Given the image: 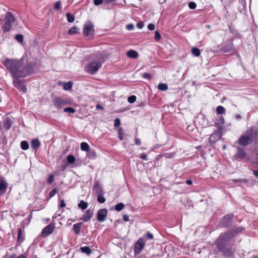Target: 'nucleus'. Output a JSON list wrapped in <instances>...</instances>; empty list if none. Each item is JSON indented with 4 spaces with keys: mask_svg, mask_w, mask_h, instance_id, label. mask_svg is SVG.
<instances>
[{
    "mask_svg": "<svg viewBox=\"0 0 258 258\" xmlns=\"http://www.w3.org/2000/svg\"><path fill=\"white\" fill-rule=\"evenodd\" d=\"M4 64L12 74L13 78H24L30 75L33 71L31 63L23 64V59L16 60L7 58L3 62Z\"/></svg>",
    "mask_w": 258,
    "mask_h": 258,
    "instance_id": "nucleus-1",
    "label": "nucleus"
},
{
    "mask_svg": "<svg viewBox=\"0 0 258 258\" xmlns=\"http://www.w3.org/2000/svg\"><path fill=\"white\" fill-rule=\"evenodd\" d=\"M243 230L242 227H238L222 233L217 240L218 248L223 252L228 251L231 245V239Z\"/></svg>",
    "mask_w": 258,
    "mask_h": 258,
    "instance_id": "nucleus-2",
    "label": "nucleus"
},
{
    "mask_svg": "<svg viewBox=\"0 0 258 258\" xmlns=\"http://www.w3.org/2000/svg\"><path fill=\"white\" fill-rule=\"evenodd\" d=\"M254 137V131L249 130L245 132L239 139L238 144L243 146L250 144Z\"/></svg>",
    "mask_w": 258,
    "mask_h": 258,
    "instance_id": "nucleus-3",
    "label": "nucleus"
},
{
    "mask_svg": "<svg viewBox=\"0 0 258 258\" xmlns=\"http://www.w3.org/2000/svg\"><path fill=\"white\" fill-rule=\"evenodd\" d=\"M15 20V17L11 12H7L6 13L5 18V24L3 27L4 32H6L10 30Z\"/></svg>",
    "mask_w": 258,
    "mask_h": 258,
    "instance_id": "nucleus-4",
    "label": "nucleus"
},
{
    "mask_svg": "<svg viewBox=\"0 0 258 258\" xmlns=\"http://www.w3.org/2000/svg\"><path fill=\"white\" fill-rule=\"evenodd\" d=\"M54 105L58 108H61L64 105H71L72 101L67 98L56 97L52 100Z\"/></svg>",
    "mask_w": 258,
    "mask_h": 258,
    "instance_id": "nucleus-5",
    "label": "nucleus"
},
{
    "mask_svg": "<svg viewBox=\"0 0 258 258\" xmlns=\"http://www.w3.org/2000/svg\"><path fill=\"white\" fill-rule=\"evenodd\" d=\"M83 34L88 39L93 38L94 34V30L93 25L91 23L88 22L84 25Z\"/></svg>",
    "mask_w": 258,
    "mask_h": 258,
    "instance_id": "nucleus-6",
    "label": "nucleus"
},
{
    "mask_svg": "<svg viewBox=\"0 0 258 258\" xmlns=\"http://www.w3.org/2000/svg\"><path fill=\"white\" fill-rule=\"evenodd\" d=\"M101 67V62L94 61L88 63L86 67V71L91 74H95Z\"/></svg>",
    "mask_w": 258,
    "mask_h": 258,
    "instance_id": "nucleus-7",
    "label": "nucleus"
},
{
    "mask_svg": "<svg viewBox=\"0 0 258 258\" xmlns=\"http://www.w3.org/2000/svg\"><path fill=\"white\" fill-rule=\"evenodd\" d=\"M237 152L235 155V158L237 160L246 159L248 160L249 158L247 157L245 150L240 147L237 148Z\"/></svg>",
    "mask_w": 258,
    "mask_h": 258,
    "instance_id": "nucleus-8",
    "label": "nucleus"
},
{
    "mask_svg": "<svg viewBox=\"0 0 258 258\" xmlns=\"http://www.w3.org/2000/svg\"><path fill=\"white\" fill-rule=\"evenodd\" d=\"M94 188L96 191L97 194V201L100 203H104L105 202V199L103 196V191L101 188L99 186L98 183L94 185Z\"/></svg>",
    "mask_w": 258,
    "mask_h": 258,
    "instance_id": "nucleus-9",
    "label": "nucleus"
},
{
    "mask_svg": "<svg viewBox=\"0 0 258 258\" xmlns=\"http://www.w3.org/2000/svg\"><path fill=\"white\" fill-rule=\"evenodd\" d=\"M107 214V210L106 209L99 210L97 213V219L99 222H103L105 220Z\"/></svg>",
    "mask_w": 258,
    "mask_h": 258,
    "instance_id": "nucleus-10",
    "label": "nucleus"
},
{
    "mask_svg": "<svg viewBox=\"0 0 258 258\" xmlns=\"http://www.w3.org/2000/svg\"><path fill=\"white\" fill-rule=\"evenodd\" d=\"M234 215L229 214L224 216L221 220V224L223 227H228L230 225Z\"/></svg>",
    "mask_w": 258,
    "mask_h": 258,
    "instance_id": "nucleus-11",
    "label": "nucleus"
},
{
    "mask_svg": "<svg viewBox=\"0 0 258 258\" xmlns=\"http://www.w3.org/2000/svg\"><path fill=\"white\" fill-rule=\"evenodd\" d=\"M144 246H145V242H144V240L142 239H140L138 240L137 241V242H136L135 246V248H134L135 253L136 254H139L141 252V251H142V250L143 249Z\"/></svg>",
    "mask_w": 258,
    "mask_h": 258,
    "instance_id": "nucleus-12",
    "label": "nucleus"
},
{
    "mask_svg": "<svg viewBox=\"0 0 258 258\" xmlns=\"http://www.w3.org/2000/svg\"><path fill=\"white\" fill-rule=\"evenodd\" d=\"M54 228V225L50 224L45 227L41 232V235L43 237H45L51 234L53 231Z\"/></svg>",
    "mask_w": 258,
    "mask_h": 258,
    "instance_id": "nucleus-13",
    "label": "nucleus"
},
{
    "mask_svg": "<svg viewBox=\"0 0 258 258\" xmlns=\"http://www.w3.org/2000/svg\"><path fill=\"white\" fill-rule=\"evenodd\" d=\"M19 78H13L14 85L18 89L21 90L24 92L26 93L27 91L26 87L22 84L21 81L19 80Z\"/></svg>",
    "mask_w": 258,
    "mask_h": 258,
    "instance_id": "nucleus-14",
    "label": "nucleus"
},
{
    "mask_svg": "<svg viewBox=\"0 0 258 258\" xmlns=\"http://www.w3.org/2000/svg\"><path fill=\"white\" fill-rule=\"evenodd\" d=\"M13 124V120L11 117H6L4 120V126L6 130H9Z\"/></svg>",
    "mask_w": 258,
    "mask_h": 258,
    "instance_id": "nucleus-15",
    "label": "nucleus"
},
{
    "mask_svg": "<svg viewBox=\"0 0 258 258\" xmlns=\"http://www.w3.org/2000/svg\"><path fill=\"white\" fill-rule=\"evenodd\" d=\"M8 184L4 180L0 179V196H2L6 191Z\"/></svg>",
    "mask_w": 258,
    "mask_h": 258,
    "instance_id": "nucleus-16",
    "label": "nucleus"
},
{
    "mask_svg": "<svg viewBox=\"0 0 258 258\" xmlns=\"http://www.w3.org/2000/svg\"><path fill=\"white\" fill-rule=\"evenodd\" d=\"M93 212L92 211L90 210H88L86 211L84 216L82 217V219L84 222L88 221L93 216Z\"/></svg>",
    "mask_w": 258,
    "mask_h": 258,
    "instance_id": "nucleus-17",
    "label": "nucleus"
},
{
    "mask_svg": "<svg viewBox=\"0 0 258 258\" xmlns=\"http://www.w3.org/2000/svg\"><path fill=\"white\" fill-rule=\"evenodd\" d=\"M31 145L33 149L36 150L40 146L41 143L38 139H34L32 141Z\"/></svg>",
    "mask_w": 258,
    "mask_h": 258,
    "instance_id": "nucleus-18",
    "label": "nucleus"
},
{
    "mask_svg": "<svg viewBox=\"0 0 258 258\" xmlns=\"http://www.w3.org/2000/svg\"><path fill=\"white\" fill-rule=\"evenodd\" d=\"M83 223L80 222L79 223L75 224L73 225V230L76 234H79L80 233V229Z\"/></svg>",
    "mask_w": 258,
    "mask_h": 258,
    "instance_id": "nucleus-19",
    "label": "nucleus"
},
{
    "mask_svg": "<svg viewBox=\"0 0 258 258\" xmlns=\"http://www.w3.org/2000/svg\"><path fill=\"white\" fill-rule=\"evenodd\" d=\"M127 56L130 58H136L138 56V52L134 50H130L127 53Z\"/></svg>",
    "mask_w": 258,
    "mask_h": 258,
    "instance_id": "nucleus-20",
    "label": "nucleus"
},
{
    "mask_svg": "<svg viewBox=\"0 0 258 258\" xmlns=\"http://www.w3.org/2000/svg\"><path fill=\"white\" fill-rule=\"evenodd\" d=\"M80 147L81 149L83 151L88 152L90 150V147L88 143L86 142H82L81 144Z\"/></svg>",
    "mask_w": 258,
    "mask_h": 258,
    "instance_id": "nucleus-21",
    "label": "nucleus"
},
{
    "mask_svg": "<svg viewBox=\"0 0 258 258\" xmlns=\"http://www.w3.org/2000/svg\"><path fill=\"white\" fill-rule=\"evenodd\" d=\"M80 250L82 252L85 253L87 255H90L92 252V250L89 246L82 247L80 248Z\"/></svg>",
    "mask_w": 258,
    "mask_h": 258,
    "instance_id": "nucleus-22",
    "label": "nucleus"
},
{
    "mask_svg": "<svg viewBox=\"0 0 258 258\" xmlns=\"http://www.w3.org/2000/svg\"><path fill=\"white\" fill-rule=\"evenodd\" d=\"M73 83L71 81L67 83H63V89L65 90H70L72 89Z\"/></svg>",
    "mask_w": 258,
    "mask_h": 258,
    "instance_id": "nucleus-23",
    "label": "nucleus"
},
{
    "mask_svg": "<svg viewBox=\"0 0 258 258\" xmlns=\"http://www.w3.org/2000/svg\"><path fill=\"white\" fill-rule=\"evenodd\" d=\"M159 90L161 91H166L168 89V86L166 84L160 83L158 86Z\"/></svg>",
    "mask_w": 258,
    "mask_h": 258,
    "instance_id": "nucleus-24",
    "label": "nucleus"
},
{
    "mask_svg": "<svg viewBox=\"0 0 258 258\" xmlns=\"http://www.w3.org/2000/svg\"><path fill=\"white\" fill-rule=\"evenodd\" d=\"M191 52L192 54L197 57L199 56L201 54L200 49L196 47L192 48L191 49Z\"/></svg>",
    "mask_w": 258,
    "mask_h": 258,
    "instance_id": "nucleus-25",
    "label": "nucleus"
},
{
    "mask_svg": "<svg viewBox=\"0 0 258 258\" xmlns=\"http://www.w3.org/2000/svg\"><path fill=\"white\" fill-rule=\"evenodd\" d=\"M88 204L87 202L84 201H81V202L78 204V207L82 209L83 210H85L87 208Z\"/></svg>",
    "mask_w": 258,
    "mask_h": 258,
    "instance_id": "nucleus-26",
    "label": "nucleus"
},
{
    "mask_svg": "<svg viewBox=\"0 0 258 258\" xmlns=\"http://www.w3.org/2000/svg\"><path fill=\"white\" fill-rule=\"evenodd\" d=\"M68 33L70 35L77 34L78 33V28L76 26L73 27L69 30Z\"/></svg>",
    "mask_w": 258,
    "mask_h": 258,
    "instance_id": "nucleus-27",
    "label": "nucleus"
},
{
    "mask_svg": "<svg viewBox=\"0 0 258 258\" xmlns=\"http://www.w3.org/2000/svg\"><path fill=\"white\" fill-rule=\"evenodd\" d=\"M21 147L23 150H26L29 149V144L26 141H23L21 143Z\"/></svg>",
    "mask_w": 258,
    "mask_h": 258,
    "instance_id": "nucleus-28",
    "label": "nucleus"
},
{
    "mask_svg": "<svg viewBox=\"0 0 258 258\" xmlns=\"http://www.w3.org/2000/svg\"><path fill=\"white\" fill-rule=\"evenodd\" d=\"M225 111V109L222 106H218L216 108V112L218 114H222Z\"/></svg>",
    "mask_w": 258,
    "mask_h": 258,
    "instance_id": "nucleus-29",
    "label": "nucleus"
},
{
    "mask_svg": "<svg viewBox=\"0 0 258 258\" xmlns=\"http://www.w3.org/2000/svg\"><path fill=\"white\" fill-rule=\"evenodd\" d=\"M124 205L122 203H120L115 206V210L117 211H120L124 208Z\"/></svg>",
    "mask_w": 258,
    "mask_h": 258,
    "instance_id": "nucleus-30",
    "label": "nucleus"
},
{
    "mask_svg": "<svg viewBox=\"0 0 258 258\" xmlns=\"http://www.w3.org/2000/svg\"><path fill=\"white\" fill-rule=\"evenodd\" d=\"M76 159L75 157L72 155H69L67 157V161L68 163L73 164L75 162Z\"/></svg>",
    "mask_w": 258,
    "mask_h": 258,
    "instance_id": "nucleus-31",
    "label": "nucleus"
},
{
    "mask_svg": "<svg viewBox=\"0 0 258 258\" xmlns=\"http://www.w3.org/2000/svg\"><path fill=\"white\" fill-rule=\"evenodd\" d=\"M87 156L89 158L94 159L96 157V154L94 151L89 150L87 154Z\"/></svg>",
    "mask_w": 258,
    "mask_h": 258,
    "instance_id": "nucleus-32",
    "label": "nucleus"
},
{
    "mask_svg": "<svg viewBox=\"0 0 258 258\" xmlns=\"http://www.w3.org/2000/svg\"><path fill=\"white\" fill-rule=\"evenodd\" d=\"M67 20L70 23H72L74 21L75 17L71 15L70 13L67 14Z\"/></svg>",
    "mask_w": 258,
    "mask_h": 258,
    "instance_id": "nucleus-33",
    "label": "nucleus"
},
{
    "mask_svg": "<svg viewBox=\"0 0 258 258\" xmlns=\"http://www.w3.org/2000/svg\"><path fill=\"white\" fill-rule=\"evenodd\" d=\"M118 134L119 140H123V137H124V133H123V129L122 128H120L118 130Z\"/></svg>",
    "mask_w": 258,
    "mask_h": 258,
    "instance_id": "nucleus-34",
    "label": "nucleus"
},
{
    "mask_svg": "<svg viewBox=\"0 0 258 258\" xmlns=\"http://www.w3.org/2000/svg\"><path fill=\"white\" fill-rule=\"evenodd\" d=\"M136 96L135 95H132L128 97L127 100L130 103H134L136 100Z\"/></svg>",
    "mask_w": 258,
    "mask_h": 258,
    "instance_id": "nucleus-35",
    "label": "nucleus"
},
{
    "mask_svg": "<svg viewBox=\"0 0 258 258\" xmlns=\"http://www.w3.org/2000/svg\"><path fill=\"white\" fill-rule=\"evenodd\" d=\"M65 112H69L71 113H74L76 111L75 109L72 107H67L63 109Z\"/></svg>",
    "mask_w": 258,
    "mask_h": 258,
    "instance_id": "nucleus-36",
    "label": "nucleus"
},
{
    "mask_svg": "<svg viewBox=\"0 0 258 258\" xmlns=\"http://www.w3.org/2000/svg\"><path fill=\"white\" fill-rule=\"evenodd\" d=\"M232 181L233 183H241V182L246 183L247 182V179H233L232 180Z\"/></svg>",
    "mask_w": 258,
    "mask_h": 258,
    "instance_id": "nucleus-37",
    "label": "nucleus"
},
{
    "mask_svg": "<svg viewBox=\"0 0 258 258\" xmlns=\"http://www.w3.org/2000/svg\"><path fill=\"white\" fill-rule=\"evenodd\" d=\"M16 39L19 42H21L23 40V36L21 34H17L15 36Z\"/></svg>",
    "mask_w": 258,
    "mask_h": 258,
    "instance_id": "nucleus-38",
    "label": "nucleus"
},
{
    "mask_svg": "<svg viewBox=\"0 0 258 258\" xmlns=\"http://www.w3.org/2000/svg\"><path fill=\"white\" fill-rule=\"evenodd\" d=\"M188 7L190 9L194 10L196 8L197 5L195 2H190L188 3Z\"/></svg>",
    "mask_w": 258,
    "mask_h": 258,
    "instance_id": "nucleus-39",
    "label": "nucleus"
},
{
    "mask_svg": "<svg viewBox=\"0 0 258 258\" xmlns=\"http://www.w3.org/2000/svg\"><path fill=\"white\" fill-rule=\"evenodd\" d=\"M57 192V190L56 188H54L53 190H52L49 194V198H51L52 197H53Z\"/></svg>",
    "mask_w": 258,
    "mask_h": 258,
    "instance_id": "nucleus-40",
    "label": "nucleus"
},
{
    "mask_svg": "<svg viewBox=\"0 0 258 258\" xmlns=\"http://www.w3.org/2000/svg\"><path fill=\"white\" fill-rule=\"evenodd\" d=\"M155 38L157 41H159L161 38V35L159 32L157 31L155 33Z\"/></svg>",
    "mask_w": 258,
    "mask_h": 258,
    "instance_id": "nucleus-41",
    "label": "nucleus"
},
{
    "mask_svg": "<svg viewBox=\"0 0 258 258\" xmlns=\"http://www.w3.org/2000/svg\"><path fill=\"white\" fill-rule=\"evenodd\" d=\"M54 180V175L53 174H51L49 175V178L48 179L47 182L48 183L51 184L53 182Z\"/></svg>",
    "mask_w": 258,
    "mask_h": 258,
    "instance_id": "nucleus-42",
    "label": "nucleus"
},
{
    "mask_svg": "<svg viewBox=\"0 0 258 258\" xmlns=\"http://www.w3.org/2000/svg\"><path fill=\"white\" fill-rule=\"evenodd\" d=\"M120 125V120L119 118H117L115 119L114 121V126L115 127H118Z\"/></svg>",
    "mask_w": 258,
    "mask_h": 258,
    "instance_id": "nucleus-43",
    "label": "nucleus"
},
{
    "mask_svg": "<svg viewBox=\"0 0 258 258\" xmlns=\"http://www.w3.org/2000/svg\"><path fill=\"white\" fill-rule=\"evenodd\" d=\"M60 5H61V3L60 2H57L56 3H55V9L56 10H58L59 9H60Z\"/></svg>",
    "mask_w": 258,
    "mask_h": 258,
    "instance_id": "nucleus-44",
    "label": "nucleus"
},
{
    "mask_svg": "<svg viewBox=\"0 0 258 258\" xmlns=\"http://www.w3.org/2000/svg\"><path fill=\"white\" fill-rule=\"evenodd\" d=\"M22 236V230L21 228H19L18 230V240L19 241L21 239Z\"/></svg>",
    "mask_w": 258,
    "mask_h": 258,
    "instance_id": "nucleus-45",
    "label": "nucleus"
},
{
    "mask_svg": "<svg viewBox=\"0 0 258 258\" xmlns=\"http://www.w3.org/2000/svg\"><path fill=\"white\" fill-rule=\"evenodd\" d=\"M143 78L147 79H150L151 78V75L149 73H145L143 74Z\"/></svg>",
    "mask_w": 258,
    "mask_h": 258,
    "instance_id": "nucleus-46",
    "label": "nucleus"
},
{
    "mask_svg": "<svg viewBox=\"0 0 258 258\" xmlns=\"http://www.w3.org/2000/svg\"><path fill=\"white\" fill-rule=\"evenodd\" d=\"M153 235L151 233H150L149 232H148L147 233V235H146V238L147 239H153Z\"/></svg>",
    "mask_w": 258,
    "mask_h": 258,
    "instance_id": "nucleus-47",
    "label": "nucleus"
},
{
    "mask_svg": "<svg viewBox=\"0 0 258 258\" xmlns=\"http://www.w3.org/2000/svg\"><path fill=\"white\" fill-rule=\"evenodd\" d=\"M148 28L149 30H151V31H152L153 30H154L155 29V25L154 24H149L148 26Z\"/></svg>",
    "mask_w": 258,
    "mask_h": 258,
    "instance_id": "nucleus-48",
    "label": "nucleus"
},
{
    "mask_svg": "<svg viewBox=\"0 0 258 258\" xmlns=\"http://www.w3.org/2000/svg\"><path fill=\"white\" fill-rule=\"evenodd\" d=\"M104 2L103 0H94V3L96 6H98Z\"/></svg>",
    "mask_w": 258,
    "mask_h": 258,
    "instance_id": "nucleus-49",
    "label": "nucleus"
},
{
    "mask_svg": "<svg viewBox=\"0 0 258 258\" xmlns=\"http://www.w3.org/2000/svg\"><path fill=\"white\" fill-rule=\"evenodd\" d=\"M126 28L128 30H132L134 28V26L132 24H130L126 26Z\"/></svg>",
    "mask_w": 258,
    "mask_h": 258,
    "instance_id": "nucleus-50",
    "label": "nucleus"
},
{
    "mask_svg": "<svg viewBox=\"0 0 258 258\" xmlns=\"http://www.w3.org/2000/svg\"><path fill=\"white\" fill-rule=\"evenodd\" d=\"M137 25L138 28H139V29H141L144 27V24L143 22H139Z\"/></svg>",
    "mask_w": 258,
    "mask_h": 258,
    "instance_id": "nucleus-51",
    "label": "nucleus"
},
{
    "mask_svg": "<svg viewBox=\"0 0 258 258\" xmlns=\"http://www.w3.org/2000/svg\"><path fill=\"white\" fill-rule=\"evenodd\" d=\"M140 158L141 159H142L143 160H147V156L145 153L141 154L140 155Z\"/></svg>",
    "mask_w": 258,
    "mask_h": 258,
    "instance_id": "nucleus-52",
    "label": "nucleus"
},
{
    "mask_svg": "<svg viewBox=\"0 0 258 258\" xmlns=\"http://www.w3.org/2000/svg\"><path fill=\"white\" fill-rule=\"evenodd\" d=\"M66 203L64 202V201L63 200H61L60 201V207L61 208H63V207H66Z\"/></svg>",
    "mask_w": 258,
    "mask_h": 258,
    "instance_id": "nucleus-53",
    "label": "nucleus"
},
{
    "mask_svg": "<svg viewBox=\"0 0 258 258\" xmlns=\"http://www.w3.org/2000/svg\"><path fill=\"white\" fill-rule=\"evenodd\" d=\"M123 219L124 221H128L129 220L128 216L127 215H124L123 216Z\"/></svg>",
    "mask_w": 258,
    "mask_h": 258,
    "instance_id": "nucleus-54",
    "label": "nucleus"
},
{
    "mask_svg": "<svg viewBox=\"0 0 258 258\" xmlns=\"http://www.w3.org/2000/svg\"><path fill=\"white\" fill-rule=\"evenodd\" d=\"M135 142L137 145H140L141 144V140L139 139H136Z\"/></svg>",
    "mask_w": 258,
    "mask_h": 258,
    "instance_id": "nucleus-55",
    "label": "nucleus"
},
{
    "mask_svg": "<svg viewBox=\"0 0 258 258\" xmlns=\"http://www.w3.org/2000/svg\"><path fill=\"white\" fill-rule=\"evenodd\" d=\"M253 174L254 175V176H255L256 178H258V171L253 170Z\"/></svg>",
    "mask_w": 258,
    "mask_h": 258,
    "instance_id": "nucleus-56",
    "label": "nucleus"
},
{
    "mask_svg": "<svg viewBox=\"0 0 258 258\" xmlns=\"http://www.w3.org/2000/svg\"><path fill=\"white\" fill-rule=\"evenodd\" d=\"M106 3H110L115 2L116 0H103Z\"/></svg>",
    "mask_w": 258,
    "mask_h": 258,
    "instance_id": "nucleus-57",
    "label": "nucleus"
},
{
    "mask_svg": "<svg viewBox=\"0 0 258 258\" xmlns=\"http://www.w3.org/2000/svg\"><path fill=\"white\" fill-rule=\"evenodd\" d=\"M186 183L188 185H191V184H192V181L191 180H187L186 181Z\"/></svg>",
    "mask_w": 258,
    "mask_h": 258,
    "instance_id": "nucleus-58",
    "label": "nucleus"
},
{
    "mask_svg": "<svg viewBox=\"0 0 258 258\" xmlns=\"http://www.w3.org/2000/svg\"><path fill=\"white\" fill-rule=\"evenodd\" d=\"M96 108L97 109H101V110H103V108L102 106H101L100 104H97V105L96 106Z\"/></svg>",
    "mask_w": 258,
    "mask_h": 258,
    "instance_id": "nucleus-59",
    "label": "nucleus"
},
{
    "mask_svg": "<svg viewBox=\"0 0 258 258\" xmlns=\"http://www.w3.org/2000/svg\"><path fill=\"white\" fill-rule=\"evenodd\" d=\"M174 155V154H173V153H171V154H170L169 155H168V154H166V157H173Z\"/></svg>",
    "mask_w": 258,
    "mask_h": 258,
    "instance_id": "nucleus-60",
    "label": "nucleus"
},
{
    "mask_svg": "<svg viewBox=\"0 0 258 258\" xmlns=\"http://www.w3.org/2000/svg\"><path fill=\"white\" fill-rule=\"evenodd\" d=\"M236 118L237 119H240V118H241V115H239V114H237V115L236 116Z\"/></svg>",
    "mask_w": 258,
    "mask_h": 258,
    "instance_id": "nucleus-61",
    "label": "nucleus"
},
{
    "mask_svg": "<svg viewBox=\"0 0 258 258\" xmlns=\"http://www.w3.org/2000/svg\"><path fill=\"white\" fill-rule=\"evenodd\" d=\"M252 258H258V256L254 255V256H253Z\"/></svg>",
    "mask_w": 258,
    "mask_h": 258,
    "instance_id": "nucleus-62",
    "label": "nucleus"
}]
</instances>
